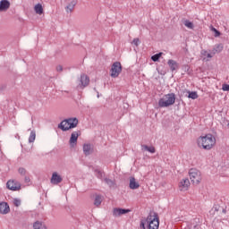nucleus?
Listing matches in <instances>:
<instances>
[{
    "label": "nucleus",
    "instance_id": "nucleus-1",
    "mask_svg": "<svg viewBox=\"0 0 229 229\" xmlns=\"http://www.w3.org/2000/svg\"><path fill=\"white\" fill-rule=\"evenodd\" d=\"M197 144L199 148L202 149L210 150L216 146V137L212 134H206L205 136H200L197 140Z\"/></svg>",
    "mask_w": 229,
    "mask_h": 229
},
{
    "label": "nucleus",
    "instance_id": "nucleus-2",
    "mask_svg": "<svg viewBox=\"0 0 229 229\" xmlns=\"http://www.w3.org/2000/svg\"><path fill=\"white\" fill-rule=\"evenodd\" d=\"M174 103H176V95L174 93H168L159 99L158 106L160 108H167V106H173Z\"/></svg>",
    "mask_w": 229,
    "mask_h": 229
},
{
    "label": "nucleus",
    "instance_id": "nucleus-3",
    "mask_svg": "<svg viewBox=\"0 0 229 229\" xmlns=\"http://www.w3.org/2000/svg\"><path fill=\"white\" fill-rule=\"evenodd\" d=\"M76 126H78V118H68L61 122L58 128L63 131H68V130H72Z\"/></svg>",
    "mask_w": 229,
    "mask_h": 229
},
{
    "label": "nucleus",
    "instance_id": "nucleus-4",
    "mask_svg": "<svg viewBox=\"0 0 229 229\" xmlns=\"http://www.w3.org/2000/svg\"><path fill=\"white\" fill-rule=\"evenodd\" d=\"M146 223L148 229H158V226H160L158 215L157 213H150L146 218Z\"/></svg>",
    "mask_w": 229,
    "mask_h": 229
},
{
    "label": "nucleus",
    "instance_id": "nucleus-5",
    "mask_svg": "<svg viewBox=\"0 0 229 229\" xmlns=\"http://www.w3.org/2000/svg\"><path fill=\"white\" fill-rule=\"evenodd\" d=\"M189 176L193 185H199L201 183V172L196 168H191L189 171Z\"/></svg>",
    "mask_w": 229,
    "mask_h": 229
},
{
    "label": "nucleus",
    "instance_id": "nucleus-6",
    "mask_svg": "<svg viewBox=\"0 0 229 229\" xmlns=\"http://www.w3.org/2000/svg\"><path fill=\"white\" fill-rule=\"evenodd\" d=\"M123 71V66L121 65V63L115 62L113 64L111 67V78H117L119 74H121Z\"/></svg>",
    "mask_w": 229,
    "mask_h": 229
},
{
    "label": "nucleus",
    "instance_id": "nucleus-7",
    "mask_svg": "<svg viewBox=\"0 0 229 229\" xmlns=\"http://www.w3.org/2000/svg\"><path fill=\"white\" fill-rule=\"evenodd\" d=\"M6 187L9 191H21V182L15 180H10L7 182Z\"/></svg>",
    "mask_w": 229,
    "mask_h": 229
},
{
    "label": "nucleus",
    "instance_id": "nucleus-8",
    "mask_svg": "<svg viewBox=\"0 0 229 229\" xmlns=\"http://www.w3.org/2000/svg\"><path fill=\"white\" fill-rule=\"evenodd\" d=\"M62 182H64L62 175H60L58 172H54L50 179V183H52V185H58L59 183H62Z\"/></svg>",
    "mask_w": 229,
    "mask_h": 229
},
{
    "label": "nucleus",
    "instance_id": "nucleus-9",
    "mask_svg": "<svg viewBox=\"0 0 229 229\" xmlns=\"http://www.w3.org/2000/svg\"><path fill=\"white\" fill-rule=\"evenodd\" d=\"M130 212H131V210H130V209L114 208L113 209V216L114 217H121V216H124L126 214H130Z\"/></svg>",
    "mask_w": 229,
    "mask_h": 229
},
{
    "label": "nucleus",
    "instance_id": "nucleus-10",
    "mask_svg": "<svg viewBox=\"0 0 229 229\" xmlns=\"http://www.w3.org/2000/svg\"><path fill=\"white\" fill-rule=\"evenodd\" d=\"M81 135V131H75L72 133L69 143L72 148H74L76 144H78V137Z\"/></svg>",
    "mask_w": 229,
    "mask_h": 229
},
{
    "label": "nucleus",
    "instance_id": "nucleus-11",
    "mask_svg": "<svg viewBox=\"0 0 229 229\" xmlns=\"http://www.w3.org/2000/svg\"><path fill=\"white\" fill-rule=\"evenodd\" d=\"M89 83H90L89 76L82 74L81 75L80 83L77 87L78 89H85V87H89Z\"/></svg>",
    "mask_w": 229,
    "mask_h": 229
},
{
    "label": "nucleus",
    "instance_id": "nucleus-12",
    "mask_svg": "<svg viewBox=\"0 0 229 229\" xmlns=\"http://www.w3.org/2000/svg\"><path fill=\"white\" fill-rule=\"evenodd\" d=\"M0 214H2V216H6L7 214H10V205H8L7 202H0Z\"/></svg>",
    "mask_w": 229,
    "mask_h": 229
},
{
    "label": "nucleus",
    "instance_id": "nucleus-13",
    "mask_svg": "<svg viewBox=\"0 0 229 229\" xmlns=\"http://www.w3.org/2000/svg\"><path fill=\"white\" fill-rule=\"evenodd\" d=\"M189 187H191V181L189 179H183L179 182V189L182 191H188Z\"/></svg>",
    "mask_w": 229,
    "mask_h": 229
},
{
    "label": "nucleus",
    "instance_id": "nucleus-14",
    "mask_svg": "<svg viewBox=\"0 0 229 229\" xmlns=\"http://www.w3.org/2000/svg\"><path fill=\"white\" fill-rule=\"evenodd\" d=\"M82 149L86 157H89V155H92V153H94V147L89 143L84 144Z\"/></svg>",
    "mask_w": 229,
    "mask_h": 229
},
{
    "label": "nucleus",
    "instance_id": "nucleus-15",
    "mask_svg": "<svg viewBox=\"0 0 229 229\" xmlns=\"http://www.w3.org/2000/svg\"><path fill=\"white\" fill-rule=\"evenodd\" d=\"M76 4H78L77 0H72L71 2H69L65 6L66 13H72V12H73L74 8L76 7Z\"/></svg>",
    "mask_w": 229,
    "mask_h": 229
},
{
    "label": "nucleus",
    "instance_id": "nucleus-16",
    "mask_svg": "<svg viewBox=\"0 0 229 229\" xmlns=\"http://www.w3.org/2000/svg\"><path fill=\"white\" fill-rule=\"evenodd\" d=\"M168 66L172 72L178 71L180 68L178 63L173 59L168 60Z\"/></svg>",
    "mask_w": 229,
    "mask_h": 229
},
{
    "label": "nucleus",
    "instance_id": "nucleus-17",
    "mask_svg": "<svg viewBox=\"0 0 229 229\" xmlns=\"http://www.w3.org/2000/svg\"><path fill=\"white\" fill-rule=\"evenodd\" d=\"M10 8V1L2 0L0 2V12H6Z\"/></svg>",
    "mask_w": 229,
    "mask_h": 229
},
{
    "label": "nucleus",
    "instance_id": "nucleus-18",
    "mask_svg": "<svg viewBox=\"0 0 229 229\" xmlns=\"http://www.w3.org/2000/svg\"><path fill=\"white\" fill-rule=\"evenodd\" d=\"M139 187H140L139 182H135L134 177H131L130 178V189H132L134 191L135 189H139Z\"/></svg>",
    "mask_w": 229,
    "mask_h": 229
},
{
    "label": "nucleus",
    "instance_id": "nucleus-19",
    "mask_svg": "<svg viewBox=\"0 0 229 229\" xmlns=\"http://www.w3.org/2000/svg\"><path fill=\"white\" fill-rule=\"evenodd\" d=\"M34 11L36 13H38V15H42L44 13V7H42L41 4H37L34 6Z\"/></svg>",
    "mask_w": 229,
    "mask_h": 229
},
{
    "label": "nucleus",
    "instance_id": "nucleus-20",
    "mask_svg": "<svg viewBox=\"0 0 229 229\" xmlns=\"http://www.w3.org/2000/svg\"><path fill=\"white\" fill-rule=\"evenodd\" d=\"M142 151H148V153H156L157 149H155V147L148 145H141Z\"/></svg>",
    "mask_w": 229,
    "mask_h": 229
},
{
    "label": "nucleus",
    "instance_id": "nucleus-21",
    "mask_svg": "<svg viewBox=\"0 0 229 229\" xmlns=\"http://www.w3.org/2000/svg\"><path fill=\"white\" fill-rule=\"evenodd\" d=\"M182 24L189 30H192L194 28V23L189 20H183Z\"/></svg>",
    "mask_w": 229,
    "mask_h": 229
},
{
    "label": "nucleus",
    "instance_id": "nucleus-22",
    "mask_svg": "<svg viewBox=\"0 0 229 229\" xmlns=\"http://www.w3.org/2000/svg\"><path fill=\"white\" fill-rule=\"evenodd\" d=\"M34 229H47L46 225H44L42 222H35L33 225Z\"/></svg>",
    "mask_w": 229,
    "mask_h": 229
},
{
    "label": "nucleus",
    "instance_id": "nucleus-23",
    "mask_svg": "<svg viewBox=\"0 0 229 229\" xmlns=\"http://www.w3.org/2000/svg\"><path fill=\"white\" fill-rule=\"evenodd\" d=\"M102 201H103V197H101V195H97L95 198L94 205L96 207H99V205H101Z\"/></svg>",
    "mask_w": 229,
    "mask_h": 229
},
{
    "label": "nucleus",
    "instance_id": "nucleus-24",
    "mask_svg": "<svg viewBox=\"0 0 229 229\" xmlns=\"http://www.w3.org/2000/svg\"><path fill=\"white\" fill-rule=\"evenodd\" d=\"M35 139H37V133L35 132V131H31L30 135L29 137V142H35Z\"/></svg>",
    "mask_w": 229,
    "mask_h": 229
},
{
    "label": "nucleus",
    "instance_id": "nucleus-25",
    "mask_svg": "<svg viewBox=\"0 0 229 229\" xmlns=\"http://www.w3.org/2000/svg\"><path fill=\"white\" fill-rule=\"evenodd\" d=\"M162 55H163L162 52H160V53H158V54H156V55H154L151 56V60H152L153 62H158V60H160V57L162 56Z\"/></svg>",
    "mask_w": 229,
    "mask_h": 229
},
{
    "label": "nucleus",
    "instance_id": "nucleus-26",
    "mask_svg": "<svg viewBox=\"0 0 229 229\" xmlns=\"http://www.w3.org/2000/svg\"><path fill=\"white\" fill-rule=\"evenodd\" d=\"M214 51L215 53H221V51H223V44L215 46Z\"/></svg>",
    "mask_w": 229,
    "mask_h": 229
},
{
    "label": "nucleus",
    "instance_id": "nucleus-27",
    "mask_svg": "<svg viewBox=\"0 0 229 229\" xmlns=\"http://www.w3.org/2000/svg\"><path fill=\"white\" fill-rule=\"evenodd\" d=\"M191 99H198V93L196 91L189 92V96Z\"/></svg>",
    "mask_w": 229,
    "mask_h": 229
},
{
    "label": "nucleus",
    "instance_id": "nucleus-28",
    "mask_svg": "<svg viewBox=\"0 0 229 229\" xmlns=\"http://www.w3.org/2000/svg\"><path fill=\"white\" fill-rule=\"evenodd\" d=\"M18 172H19V174H21V176H26V174H27V171H26V169L25 168H22V167H21V168H19L18 169Z\"/></svg>",
    "mask_w": 229,
    "mask_h": 229
},
{
    "label": "nucleus",
    "instance_id": "nucleus-29",
    "mask_svg": "<svg viewBox=\"0 0 229 229\" xmlns=\"http://www.w3.org/2000/svg\"><path fill=\"white\" fill-rule=\"evenodd\" d=\"M105 183H106L107 185H109V187H114V181L108 179V178H106L104 180Z\"/></svg>",
    "mask_w": 229,
    "mask_h": 229
},
{
    "label": "nucleus",
    "instance_id": "nucleus-30",
    "mask_svg": "<svg viewBox=\"0 0 229 229\" xmlns=\"http://www.w3.org/2000/svg\"><path fill=\"white\" fill-rule=\"evenodd\" d=\"M201 55H203V56H207V58H212V56H213L211 54H209L206 50H202Z\"/></svg>",
    "mask_w": 229,
    "mask_h": 229
},
{
    "label": "nucleus",
    "instance_id": "nucleus-31",
    "mask_svg": "<svg viewBox=\"0 0 229 229\" xmlns=\"http://www.w3.org/2000/svg\"><path fill=\"white\" fill-rule=\"evenodd\" d=\"M13 203L14 207H21V199H13Z\"/></svg>",
    "mask_w": 229,
    "mask_h": 229
},
{
    "label": "nucleus",
    "instance_id": "nucleus-32",
    "mask_svg": "<svg viewBox=\"0 0 229 229\" xmlns=\"http://www.w3.org/2000/svg\"><path fill=\"white\" fill-rule=\"evenodd\" d=\"M222 90H224V92H229V84H223Z\"/></svg>",
    "mask_w": 229,
    "mask_h": 229
},
{
    "label": "nucleus",
    "instance_id": "nucleus-33",
    "mask_svg": "<svg viewBox=\"0 0 229 229\" xmlns=\"http://www.w3.org/2000/svg\"><path fill=\"white\" fill-rule=\"evenodd\" d=\"M146 225H148V222H146V220H142V221L140 222V228H142V229H146Z\"/></svg>",
    "mask_w": 229,
    "mask_h": 229
},
{
    "label": "nucleus",
    "instance_id": "nucleus-34",
    "mask_svg": "<svg viewBox=\"0 0 229 229\" xmlns=\"http://www.w3.org/2000/svg\"><path fill=\"white\" fill-rule=\"evenodd\" d=\"M140 43V40H139V38H134L132 41V44H134V46H139Z\"/></svg>",
    "mask_w": 229,
    "mask_h": 229
},
{
    "label": "nucleus",
    "instance_id": "nucleus-35",
    "mask_svg": "<svg viewBox=\"0 0 229 229\" xmlns=\"http://www.w3.org/2000/svg\"><path fill=\"white\" fill-rule=\"evenodd\" d=\"M30 182H31V179H30V176L25 175L24 182H25V183H30Z\"/></svg>",
    "mask_w": 229,
    "mask_h": 229
},
{
    "label": "nucleus",
    "instance_id": "nucleus-36",
    "mask_svg": "<svg viewBox=\"0 0 229 229\" xmlns=\"http://www.w3.org/2000/svg\"><path fill=\"white\" fill-rule=\"evenodd\" d=\"M214 35L215 37H219L221 35V32H219V30H213Z\"/></svg>",
    "mask_w": 229,
    "mask_h": 229
},
{
    "label": "nucleus",
    "instance_id": "nucleus-37",
    "mask_svg": "<svg viewBox=\"0 0 229 229\" xmlns=\"http://www.w3.org/2000/svg\"><path fill=\"white\" fill-rule=\"evenodd\" d=\"M56 71H57V72H62V71H64V67L62 65H57Z\"/></svg>",
    "mask_w": 229,
    "mask_h": 229
},
{
    "label": "nucleus",
    "instance_id": "nucleus-38",
    "mask_svg": "<svg viewBox=\"0 0 229 229\" xmlns=\"http://www.w3.org/2000/svg\"><path fill=\"white\" fill-rule=\"evenodd\" d=\"M97 97L99 98V94H98Z\"/></svg>",
    "mask_w": 229,
    "mask_h": 229
},
{
    "label": "nucleus",
    "instance_id": "nucleus-39",
    "mask_svg": "<svg viewBox=\"0 0 229 229\" xmlns=\"http://www.w3.org/2000/svg\"><path fill=\"white\" fill-rule=\"evenodd\" d=\"M98 174H101V172H98Z\"/></svg>",
    "mask_w": 229,
    "mask_h": 229
},
{
    "label": "nucleus",
    "instance_id": "nucleus-40",
    "mask_svg": "<svg viewBox=\"0 0 229 229\" xmlns=\"http://www.w3.org/2000/svg\"><path fill=\"white\" fill-rule=\"evenodd\" d=\"M212 30H216V28H212Z\"/></svg>",
    "mask_w": 229,
    "mask_h": 229
}]
</instances>
